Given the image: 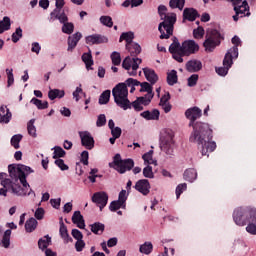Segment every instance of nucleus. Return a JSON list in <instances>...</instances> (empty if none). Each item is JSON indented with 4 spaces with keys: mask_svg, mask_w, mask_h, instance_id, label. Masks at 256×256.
<instances>
[{
    "mask_svg": "<svg viewBox=\"0 0 256 256\" xmlns=\"http://www.w3.org/2000/svg\"><path fill=\"white\" fill-rule=\"evenodd\" d=\"M158 13L163 21L158 26V30L161 33L160 39H169L173 35V27L177 23V14L167 13V6L165 5L158 7Z\"/></svg>",
    "mask_w": 256,
    "mask_h": 256,
    "instance_id": "nucleus-4",
    "label": "nucleus"
},
{
    "mask_svg": "<svg viewBox=\"0 0 256 256\" xmlns=\"http://www.w3.org/2000/svg\"><path fill=\"white\" fill-rule=\"evenodd\" d=\"M141 63H143L141 58L131 59V57L127 56L122 62V67L128 71V75H130V77H135V75H137V69H139Z\"/></svg>",
    "mask_w": 256,
    "mask_h": 256,
    "instance_id": "nucleus-11",
    "label": "nucleus"
},
{
    "mask_svg": "<svg viewBox=\"0 0 256 256\" xmlns=\"http://www.w3.org/2000/svg\"><path fill=\"white\" fill-rule=\"evenodd\" d=\"M143 176L146 177V179H153L155 177L151 165H146V167H144Z\"/></svg>",
    "mask_w": 256,
    "mask_h": 256,
    "instance_id": "nucleus-48",
    "label": "nucleus"
},
{
    "mask_svg": "<svg viewBox=\"0 0 256 256\" xmlns=\"http://www.w3.org/2000/svg\"><path fill=\"white\" fill-rule=\"evenodd\" d=\"M203 112L199 107H192L186 110L185 116L189 119V127H193V132L190 135V141L192 143H198V149H200L203 156L207 153H213V150L217 148L215 142H211V129L209 124L203 122H196L201 118Z\"/></svg>",
    "mask_w": 256,
    "mask_h": 256,
    "instance_id": "nucleus-2",
    "label": "nucleus"
},
{
    "mask_svg": "<svg viewBox=\"0 0 256 256\" xmlns=\"http://www.w3.org/2000/svg\"><path fill=\"white\" fill-rule=\"evenodd\" d=\"M55 165H57V167H59V169H61V171H69V166H67V164H65V161H63V159L55 160Z\"/></svg>",
    "mask_w": 256,
    "mask_h": 256,
    "instance_id": "nucleus-56",
    "label": "nucleus"
},
{
    "mask_svg": "<svg viewBox=\"0 0 256 256\" xmlns=\"http://www.w3.org/2000/svg\"><path fill=\"white\" fill-rule=\"evenodd\" d=\"M34 216L36 219H38V221H41V219H43V217H45V210L43 208H38L35 211Z\"/></svg>",
    "mask_w": 256,
    "mask_h": 256,
    "instance_id": "nucleus-60",
    "label": "nucleus"
},
{
    "mask_svg": "<svg viewBox=\"0 0 256 256\" xmlns=\"http://www.w3.org/2000/svg\"><path fill=\"white\" fill-rule=\"evenodd\" d=\"M111 60L113 65H121V54L117 51L112 52Z\"/></svg>",
    "mask_w": 256,
    "mask_h": 256,
    "instance_id": "nucleus-52",
    "label": "nucleus"
},
{
    "mask_svg": "<svg viewBox=\"0 0 256 256\" xmlns=\"http://www.w3.org/2000/svg\"><path fill=\"white\" fill-rule=\"evenodd\" d=\"M79 137L81 139V145L82 147H85L86 149L90 150L95 147V139L91 135V132L89 131H81L79 132Z\"/></svg>",
    "mask_w": 256,
    "mask_h": 256,
    "instance_id": "nucleus-13",
    "label": "nucleus"
},
{
    "mask_svg": "<svg viewBox=\"0 0 256 256\" xmlns=\"http://www.w3.org/2000/svg\"><path fill=\"white\" fill-rule=\"evenodd\" d=\"M205 51L211 53L215 47L221 45V33L215 29H208L206 32V40L203 43Z\"/></svg>",
    "mask_w": 256,
    "mask_h": 256,
    "instance_id": "nucleus-10",
    "label": "nucleus"
},
{
    "mask_svg": "<svg viewBox=\"0 0 256 256\" xmlns=\"http://www.w3.org/2000/svg\"><path fill=\"white\" fill-rule=\"evenodd\" d=\"M100 23L105 27H113V19L111 18V16H101Z\"/></svg>",
    "mask_w": 256,
    "mask_h": 256,
    "instance_id": "nucleus-47",
    "label": "nucleus"
},
{
    "mask_svg": "<svg viewBox=\"0 0 256 256\" xmlns=\"http://www.w3.org/2000/svg\"><path fill=\"white\" fill-rule=\"evenodd\" d=\"M237 57H239V48H230L224 57L223 67L216 68V73L221 77H225L229 73V69L233 66V59H237Z\"/></svg>",
    "mask_w": 256,
    "mask_h": 256,
    "instance_id": "nucleus-7",
    "label": "nucleus"
},
{
    "mask_svg": "<svg viewBox=\"0 0 256 256\" xmlns=\"http://www.w3.org/2000/svg\"><path fill=\"white\" fill-rule=\"evenodd\" d=\"M112 96L114 102L120 109L127 111L131 109V101H129V89H127V81L125 83H119L112 89Z\"/></svg>",
    "mask_w": 256,
    "mask_h": 256,
    "instance_id": "nucleus-5",
    "label": "nucleus"
},
{
    "mask_svg": "<svg viewBox=\"0 0 256 256\" xmlns=\"http://www.w3.org/2000/svg\"><path fill=\"white\" fill-rule=\"evenodd\" d=\"M185 189H187V184L186 183L179 184L176 187V197H177V199H179V197H181V193H183V191H185Z\"/></svg>",
    "mask_w": 256,
    "mask_h": 256,
    "instance_id": "nucleus-58",
    "label": "nucleus"
},
{
    "mask_svg": "<svg viewBox=\"0 0 256 256\" xmlns=\"http://www.w3.org/2000/svg\"><path fill=\"white\" fill-rule=\"evenodd\" d=\"M118 201H120L123 205H125V202L127 201V190H122L119 193Z\"/></svg>",
    "mask_w": 256,
    "mask_h": 256,
    "instance_id": "nucleus-63",
    "label": "nucleus"
},
{
    "mask_svg": "<svg viewBox=\"0 0 256 256\" xmlns=\"http://www.w3.org/2000/svg\"><path fill=\"white\" fill-rule=\"evenodd\" d=\"M185 181H189V183H193L195 179H197V170L190 168L184 172Z\"/></svg>",
    "mask_w": 256,
    "mask_h": 256,
    "instance_id": "nucleus-29",
    "label": "nucleus"
},
{
    "mask_svg": "<svg viewBox=\"0 0 256 256\" xmlns=\"http://www.w3.org/2000/svg\"><path fill=\"white\" fill-rule=\"evenodd\" d=\"M143 73L145 75V78L151 85H155L157 81H159V76H157V73H155V70L151 68H143Z\"/></svg>",
    "mask_w": 256,
    "mask_h": 256,
    "instance_id": "nucleus-22",
    "label": "nucleus"
},
{
    "mask_svg": "<svg viewBox=\"0 0 256 256\" xmlns=\"http://www.w3.org/2000/svg\"><path fill=\"white\" fill-rule=\"evenodd\" d=\"M160 112L157 109H154L152 111H144L141 113V117L146 119V121H158Z\"/></svg>",
    "mask_w": 256,
    "mask_h": 256,
    "instance_id": "nucleus-24",
    "label": "nucleus"
},
{
    "mask_svg": "<svg viewBox=\"0 0 256 256\" xmlns=\"http://www.w3.org/2000/svg\"><path fill=\"white\" fill-rule=\"evenodd\" d=\"M30 103H32L33 105H35L37 107V109H47V107H49V102L48 101H41L37 98H32Z\"/></svg>",
    "mask_w": 256,
    "mask_h": 256,
    "instance_id": "nucleus-41",
    "label": "nucleus"
},
{
    "mask_svg": "<svg viewBox=\"0 0 256 256\" xmlns=\"http://www.w3.org/2000/svg\"><path fill=\"white\" fill-rule=\"evenodd\" d=\"M199 17V12L195 8H185L183 10V22L185 21H195Z\"/></svg>",
    "mask_w": 256,
    "mask_h": 256,
    "instance_id": "nucleus-21",
    "label": "nucleus"
},
{
    "mask_svg": "<svg viewBox=\"0 0 256 256\" xmlns=\"http://www.w3.org/2000/svg\"><path fill=\"white\" fill-rule=\"evenodd\" d=\"M197 81H199V75L198 74H192L188 78V87H195V85H197Z\"/></svg>",
    "mask_w": 256,
    "mask_h": 256,
    "instance_id": "nucleus-55",
    "label": "nucleus"
},
{
    "mask_svg": "<svg viewBox=\"0 0 256 256\" xmlns=\"http://www.w3.org/2000/svg\"><path fill=\"white\" fill-rule=\"evenodd\" d=\"M109 39L99 34H94L86 37V43L88 45H101V43H108Z\"/></svg>",
    "mask_w": 256,
    "mask_h": 256,
    "instance_id": "nucleus-20",
    "label": "nucleus"
},
{
    "mask_svg": "<svg viewBox=\"0 0 256 256\" xmlns=\"http://www.w3.org/2000/svg\"><path fill=\"white\" fill-rule=\"evenodd\" d=\"M142 159L144 161V165H155V166H157V160L153 159V150H150L149 152L145 153L142 156Z\"/></svg>",
    "mask_w": 256,
    "mask_h": 256,
    "instance_id": "nucleus-30",
    "label": "nucleus"
},
{
    "mask_svg": "<svg viewBox=\"0 0 256 256\" xmlns=\"http://www.w3.org/2000/svg\"><path fill=\"white\" fill-rule=\"evenodd\" d=\"M59 157H65V150L59 146H55L53 159H59Z\"/></svg>",
    "mask_w": 256,
    "mask_h": 256,
    "instance_id": "nucleus-53",
    "label": "nucleus"
},
{
    "mask_svg": "<svg viewBox=\"0 0 256 256\" xmlns=\"http://www.w3.org/2000/svg\"><path fill=\"white\" fill-rule=\"evenodd\" d=\"M203 35H205V29L199 26L193 30V37L194 39H203Z\"/></svg>",
    "mask_w": 256,
    "mask_h": 256,
    "instance_id": "nucleus-50",
    "label": "nucleus"
},
{
    "mask_svg": "<svg viewBox=\"0 0 256 256\" xmlns=\"http://www.w3.org/2000/svg\"><path fill=\"white\" fill-rule=\"evenodd\" d=\"M48 97L51 101H55V99H63V97H65V91L60 89H51L48 92Z\"/></svg>",
    "mask_w": 256,
    "mask_h": 256,
    "instance_id": "nucleus-27",
    "label": "nucleus"
},
{
    "mask_svg": "<svg viewBox=\"0 0 256 256\" xmlns=\"http://www.w3.org/2000/svg\"><path fill=\"white\" fill-rule=\"evenodd\" d=\"M126 49L132 57H137L141 53V46L137 43L126 44Z\"/></svg>",
    "mask_w": 256,
    "mask_h": 256,
    "instance_id": "nucleus-28",
    "label": "nucleus"
},
{
    "mask_svg": "<svg viewBox=\"0 0 256 256\" xmlns=\"http://www.w3.org/2000/svg\"><path fill=\"white\" fill-rule=\"evenodd\" d=\"M92 233L95 235H102L105 231V224L100 222H95L94 224L90 225Z\"/></svg>",
    "mask_w": 256,
    "mask_h": 256,
    "instance_id": "nucleus-31",
    "label": "nucleus"
},
{
    "mask_svg": "<svg viewBox=\"0 0 256 256\" xmlns=\"http://www.w3.org/2000/svg\"><path fill=\"white\" fill-rule=\"evenodd\" d=\"M75 31V25L71 22H66L62 26V33H65L66 35H71Z\"/></svg>",
    "mask_w": 256,
    "mask_h": 256,
    "instance_id": "nucleus-42",
    "label": "nucleus"
},
{
    "mask_svg": "<svg viewBox=\"0 0 256 256\" xmlns=\"http://www.w3.org/2000/svg\"><path fill=\"white\" fill-rule=\"evenodd\" d=\"M109 99H111V90H106L100 95L99 104L107 105L109 103Z\"/></svg>",
    "mask_w": 256,
    "mask_h": 256,
    "instance_id": "nucleus-38",
    "label": "nucleus"
},
{
    "mask_svg": "<svg viewBox=\"0 0 256 256\" xmlns=\"http://www.w3.org/2000/svg\"><path fill=\"white\" fill-rule=\"evenodd\" d=\"M178 78H177V71L176 70H172L170 72L167 73V83L170 86H173L175 84H177Z\"/></svg>",
    "mask_w": 256,
    "mask_h": 256,
    "instance_id": "nucleus-37",
    "label": "nucleus"
},
{
    "mask_svg": "<svg viewBox=\"0 0 256 256\" xmlns=\"http://www.w3.org/2000/svg\"><path fill=\"white\" fill-rule=\"evenodd\" d=\"M245 217H248V224L256 225V209L255 208H252L248 211L243 208H237L234 210L233 219L236 225H239L240 227L247 225V219Z\"/></svg>",
    "mask_w": 256,
    "mask_h": 256,
    "instance_id": "nucleus-6",
    "label": "nucleus"
},
{
    "mask_svg": "<svg viewBox=\"0 0 256 256\" xmlns=\"http://www.w3.org/2000/svg\"><path fill=\"white\" fill-rule=\"evenodd\" d=\"M203 64L199 60H189L186 63V69L189 73H197V71H201Z\"/></svg>",
    "mask_w": 256,
    "mask_h": 256,
    "instance_id": "nucleus-23",
    "label": "nucleus"
},
{
    "mask_svg": "<svg viewBox=\"0 0 256 256\" xmlns=\"http://www.w3.org/2000/svg\"><path fill=\"white\" fill-rule=\"evenodd\" d=\"M37 219L35 218H30L29 220L26 221L25 223V230L27 233H33L35 229H37Z\"/></svg>",
    "mask_w": 256,
    "mask_h": 256,
    "instance_id": "nucleus-32",
    "label": "nucleus"
},
{
    "mask_svg": "<svg viewBox=\"0 0 256 256\" xmlns=\"http://www.w3.org/2000/svg\"><path fill=\"white\" fill-rule=\"evenodd\" d=\"M28 133L31 137H37V128H35V119H31L27 125Z\"/></svg>",
    "mask_w": 256,
    "mask_h": 256,
    "instance_id": "nucleus-43",
    "label": "nucleus"
},
{
    "mask_svg": "<svg viewBox=\"0 0 256 256\" xmlns=\"http://www.w3.org/2000/svg\"><path fill=\"white\" fill-rule=\"evenodd\" d=\"M121 133H123V131L121 130L120 127H116V128L111 129L112 137H115V138L119 139V137H121Z\"/></svg>",
    "mask_w": 256,
    "mask_h": 256,
    "instance_id": "nucleus-62",
    "label": "nucleus"
},
{
    "mask_svg": "<svg viewBox=\"0 0 256 256\" xmlns=\"http://www.w3.org/2000/svg\"><path fill=\"white\" fill-rule=\"evenodd\" d=\"M107 124V117H105V114H100L97 118L96 125L98 127H103Z\"/></svg>",
    "mask_w": 256,
    "mask_h": 256,
    "instance_id": "nucleus-57",
    "label": "nucleus"
},
{
    "mask_svg": "<svg viewBox=\"0 0 256 256\" xmlns=\"http://www.w3.org/2000/svg\"><path fill=\"white\" fill-rule=\"evenodd\" d=\"M107 201H109V196L105 192H96L92 196V202L97 204L100 211L107 206Z\"/></svg>",
    "mask_w": 256,
    "mask_h": 256,
    "instance_id": "nucleus-15",
    "label": "nucleus"
},
{
    "mask_svg": "<svg viewBox=\"0 0 256 256\" xmlns=\"http://www.w3.org/2000/svg\"><path fill=\"white\" fill-rule=\"evenodd\" d=\"M50 19L52 21L57 19L62 25L69 22V17H67V14H65V12L61 11L60 9H54L50 14Z\"/></svg>",
    "mask_w": 256,
    "mask_h": 256,
    "instance_id": "nucleus-18",
    "label": "nucleus"
},
{
    "mask_svg": "<svg viewBox=\"0 0 256 256\" xmlns=\"http://www.w3.org/2000/svg\"><path fill=\"white\" fill-rule=\"evenodd\" d=\"M169 51L175 61L183 63V57L195 55V53L199 51V44L195 42V40H186L181 45L179 39L174 38L173 43L169 47Z\"/></svg>",
    "mask_w": 256,
    "mask_h": 256,
    "instance_id": "nucleus-3",
    "label": "nucleus"
},
{
    "mask_svg": "<svg viewBox=\"0 0 256 256\" xmlns=\"http://www.w3.org/2000/svg\"><path fill=\"white\" fill-rule=\"evenodd\" d=\"M121 208L125 209V204H123V202H120L119 200L112 201L109 206L110 211H117Z\"/></svg>",
    "mask_w": 256,
    "mask_h": 256,
    "instance_id": "nucleus-46",
    "label": "nucleus"
},
{
    "mask_svg": "<svg viewBox=\"0 0 256 256\" xmlns=\"http://www.w3.org/2000/svg\"><path fill=\"white\" fill-rule=\"evenodd\" d=\"M75 249L78 253H81V251H83V249H85V241L77 240L75 243Z\"/></svg>",
    "mask_w": 256,
    "mask_h": 256,
    "instance_id": "nucleus-59",
    "label": "nucleus"
},
{
    "mask_svg": "<svg viewBox=\"0 0 256 256\" xmlns=\"http://www.w3.org/2000/svg\"><path fill=\"white\" fill-rule=\"evenodd\" d=\"M49 245H51V237H49V235L39 239L38 241L39 249H42V251L47 249Z\"/></svg>",
    "mask_w": 256,
    "mask_h": 256,
    "instance_id": "nucleus-40",
    "label": "nucleus"
},
{
    "mask_svg": "<svg viewBox=\"0 0 256 256\" xmlns=\"http://www.w3.org/2000/svg\"><path fill=\"white\" fill-rule=\"evenodd\" d=\"M82 61L85 63L86 68L89 69L91 65H93V56H91V52L84 53L82 55Z\"/></svg>",
    "mask_w": 256,
    "mask_h": 256,
    "instance_id": "nucleus-44",
    "label": "nucleus"
},
{
    "mask_svg": "<svg viewBox=\"0 0 256 256\" xmlns=\"http://www.w3.org/2000/svg\"><path fill=\"white\" fill-rule=\"evenodd\" d=\"M21 139H23V135L16 134L11 138V145H13L14 149H19V143H21Z\"/></svg>",
    "mask_w": 256,
    "mask_h": 256,
    "instance_id": "nucleus-49",
    "label": "nucleus"
},
{
    "mask_svg": "<svg viewBox=\"0 0 256 256\" xmlns=\"http://www.w3.org/2000/svg\"><path fill=\"white\" fill-rule=\"evenodd\" d=\"M235 15L233 16L234 21H239V17H249L251 12H249V4L247 0H244L240 6L234 7Z\"/></svg>",
    "mask_w": 256,
    "mask_h": 256,
    "instance_id": "nucleus-14",
    "label": "nucleus"
},
{
    "mask_svg": "<svg viewBox=\"0 0 256 256\" xmlns=\"http://www.w3.org/2000/svg\"><path fill=\"white\" fill-rule=\"evenodd\" d=\"M11 111H9V108L7 106H1L0 107V123H9L11 121Z\"/></svg>",
    "mask_w": 256,
    "mask_h": 256,
    "instance_id": "nucleus-25",
    "label": "nucleus"
},
{
    "mask_svg": "<svg viewBox=\"0 0 256 256\" xmlns=\"http://www.w3.org/2000/svg\"><path fill=\"white\" fill-rule=\"evenodd\" d=\"M11 29V18L5 16L2 21H0V34L5 33Z\"/></svg>",
    "mask_w": 256,
    "mask_h": 256,
    "instance_id": "nucleus-33",
    "label": "nucleus"
},
{
    "mask_svg": "<svg viewBox=\"0 0 256 256\" xmlns=\"http://www.w3.org/2000/svg\"><path fill=\"white\" fill-rule=\"evenodd\" d=\"M60 235L62 239H64L65 243L73 241V238L69 237V233L67 232V226H65V224L63 223L60 226Z\"/></svg>",
    "mask_w": 256,
    "mask_h": 256,
    "instance_id": "nucleus-39",
    "label": "nucleus"
},
{
    "mask_svg": "<svg viewBox=\"0 0 256 256\" xmlns=\"http://www.w3.org/2000/svg\"><path fill=\"white\" fill-rule=\"evenodd\" d=\"M72 237L76 239V241H81L83 240V233L77 229L72 230Z\"/></svg>",
    "mask_w": 256,
    "mask_h": 256,
    "instance_id": "nucleus-61",
    "label": "nucleus"
},
{
    "mask_svg": "<svg viewBox=\"0 0 256 256\" xmlns=\"http://www.w3.org/2000/svg\"><path fill=\"white\" fill-rule=\"evenodd\" d=\"M169 7L171 9H179V11H183V7H185V0H170Z\"/></svg>",
    "mask_w": 256,
    "mask_h": 256,
    "instance_id": "nucleus-36",
    "label": "nucleus"
},
{
    "mask_svg": "<svg viewBox=\"0 0 256 256\" xmlns=\"http://www.w3.org/2000/svg\"><path fill=\"white\" fill-rule=\"evenodd\" d=\"M23 37V29L21 27H18L16 31L12 34V41L13 43H17L19 39Z\"/></svg>",
    "mask_w": 256,
    "mask_h": 256,
    "instance_id": "nucleus-51",
    "label": "nucleus"
},
{
    "mask_svg": "<svg viewBox=\"0 0 256 256\" xmlns=\"http://www.w3.org/2000/svg\"><path fill=\"white\" fill-rule=\"evenodd\" d=\"M175 133L173 130H164L160 136V148L161 151L166 153V155H173V149L175 147Z\"/></svg>",
    "mask_w": 256,
    "mask_h": 256,
    "instance_id": "nucleus-9",
    "label": "nucleus"
},
{
    "mask_svg": "<svg viewBox=\"0 0 256 256\" xmlns=\"http://www.w3.org/2000/svg\"><path fill=\"white\" fill-rule=\"evenodd\" d=\"M139 251H140V253H143L144 255L151 254L153 252V243L145 242L144 244L140 245Z\"/></svg>",
    "mask_w": 256,
    "mask_h": 256,
    "instance_id": "nucleus-35",
    "label": "nucleus"
},
{
    "mask_svg": "<svg viewBox=\"0 0 256 256\" xmlns=\"http://www.w3.org/2000/svg\"><path fill=\"white\" fill-rule=\"evenodd\" d=\"M72 222L74 225H77L79 229H85V220L83 219V215H81L80 211H75L72 216Z\"/></svg>",
    "mask_w": 256,
    "mask_h": 256,
    "instance_id": "nucleus-26",
    "label": "nucleus"
},
{
    "mask_svg": "<svg viewBox=\"0 0 256 256\" xmlns=\"http://www.w3.org/2000/svg\"><path fill=\"white\" fill-rule=\"evenodd\" d=\"M126 85H133V87H141L140 93H147V95H155L153 93V84H149L148 82H139L137 79L128 78L126 80Z\"/></svg>",
    "mask_w": 256,
    "mask_h": 256,
    "instance_id": "nucleus-12",
    "label": "nucleus"
},
{
    "mask_svg": "<svg viewBox=\"0 0 256 256\" xmlns=\"http://www.w3.org/2000/svg\"><path fill=\"white\" fill-rule=\"evenodd\" d=\"M246 231L250 235H256V224H248L246 226Z\"/></svg>",
    "mask_w": 256,
    "mask_h": 256,
    "instance_id": "nucleus-64",
    "label": "nucleus"
},
{
    "mask_svg": "<svg viewBox=\"0 0 256 256\" xmlns=\"http://www.w3.org/2000/svg\"><path fill=\"white\" fill-rule=\"evenodd\" d=\"M0 245L5 249L11 245V229L4 231L2 225H0Z\"/></svg>",
    "mask_w": 256,
    "mask_h": 256,
    "instance_id": "nucleus-17",
    "label": "nucleus"
},
{
    "mask_svg": "<svg viewBox=\"0 0 256 256\" xmlns=\"http://www.w3.org/2000/svg\"><path fill=\"white\" fill-rule=\"evenodd\" d=\"M153 97H155V94H146L145 96L139 97L138 100L142 105L147 106L151 103Z\"/></svg>",
    "mask_w": 256,
    "mask_h": 256,
    "instance_id": "nucleus-45",
    "label": "nucleus"
},
{
    "mask_svg": "<svg viewBox=\"0 0 256 256\" xmlns=\"http://www.w3.org/2000/svg\"><path fill=\"white\" fill-rule=\"evenodd\" d=\"M133 39H135V34L133 32H124L120 36V43L122 41H126V45H131L133 43Z\"/></svg>",
    "mask_w": 256,
    "mask_h": 256,
    "instance_id": "nucleus-34",
    "label": "nucleus"
},
{
    "mask_svg": "<svg viewBox=\"0 0 256 256\" xmlns=\"http://www.w3.org/2000/svg\"><path fill=\"white\" fill-rule=\"evenodd\" d=\"M9 177L7 173H0V195L7 197V193L16 195V197L27 196V189H29V183L27 182V175L34 173L31 167L20 164L18 166H8Z\"/></svg>",
    "mask_w": 256,
    "mask_h": 256,
    "instance_id": "nucleus-1",
    "label": "nucleus"
},
{
    "mask_svg": "<svg viewBox=\"0 0 256 256\" xmlns=\"http://www.w3.org/2000/svg\"><path fill=\"white\" fill-rule=\"evenodd\" d=\"M81 37H83V35L80 32H76L75 34L69 36L67 40V43H68L67 51H69L70 53H73V51L75 50V47H77V43L81 41Z\"/></svg>",
    "mask_w": 256,
    "mask_h": 256,
    "instance_id": "nucleus-19",
    "label": "nucleus"
},
{
    "mask_svg": "<svg viewBox=\"0 0 256 256\" xmlns=\"http://www.w3.org/2000/svg\"><path fill=\"white\" fill-rule=\"evenodd\" d=\"M134 189L141 193V195L147 196L151 193V183L147 179H140L136 182Z\"/></svg>",
    "mask_w": 256,
    "mask_h": 256,
    "instance_id": "nucleus-16",
    "label": "nucleus"
},
{
    "mask_svg": "<svg viewBox=\"0 0 256 256\" xmlns=\"http://www.w3.org/2000/svg\"><path fill=\"white\" fill-rule=\"evenodd\" d=\"M109 167L118 171V173H127L135 167L133 159H121V154H116L113 158V162L109 163Z\"/></svg>",
    "mask_w": 256,
    "mask_h": 256,
    "instance_id": "nucleus-8",
    "label": "nucleus"
},
{
    "mask_svg": "<svg viewBox=\"0 0 256 256\" xmlns=\"http://www.w3.org/2000/svg\"><path fill=\"white\" fill-rule=\"evenodd\" d=\"M6 75L8 79V87H11L15 83V77L13 76V69H6Z\"/></svg>",
    "mask_w": 256,
    "mask_h": 256,
    "instance_id": "nucleus-54",
    "label": "nucleus"
}]
</instances>
